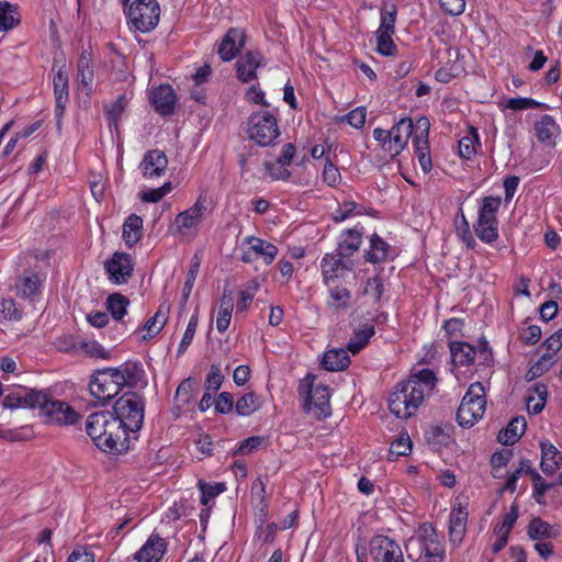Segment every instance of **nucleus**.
I'll use <instances>...</instances> for the list:
<instances>
[{
    "label": "nucleus",
    "mask_w": 562,
    "mask_h": 562,
    "mask_svg": "<svg viewBox=\"0 0 562 562\" xmlns=\"http://www.w3.org/2000/svg\"><path fill=\"white\" fill-rule=\"evenodd\" d=\"M369 551L373 562H404L400 544L386 536L373 537Z\"/></svg>",
    "instance_id": "16"
},
{
    "label": "nucleus",
    "mask_w": 562,
    "mask_h": 562,
    "mask_svg": "<svg viewBox=\"0 0 562 562\" xmlns=\"http://www.w3.org/2000/svg\"><path fill=\"white\" fill-rule=\"evenodd\" d=\"M144 407V401L137 393L127 392L116 400L111 413L130 436V432H136L142 428Z\"/></svg>",
    "instance_id": "6"
},
{
    "label": "nucleus",
    "mask_w": 562,
    "mask_h": 562,
    "mask_svg": "<svg viewBox=\"0 0 562 562\" xmlns=\"http://www.w3.org/2000/svg\"><path fill=\"white\" fill-rule=\"evenodd\" d=\"M143 236V218L131 214L123 224L122 237L127 247L136 245Z\"/></svg>",
    "instance_id": "32"
},
{
    "label": "nucleus",
    "mask_w": 562,
    "mask_h": 562,
    "mask_svg": "<svg viewBox=\"0 0 562 562\" xmlns=\"http://www.w3.org/2000/svg\"><path fill=\"white\" fill-rule=\"evenodd\" d=\"M412 450V442L407 435H402L392 441L389 457L390 459H396L398 457L407 456Z\"/></svg>",
    "instance_id": "51"
},
{
    "label": "nucleus",
    "mask_w": 562,
    "mask_h": 562,
    "mask_svg": "<svg viewBox=\"0 0 562 562\" xmlns=\"http://www.w3.org/2000/svg\"><path fill=\"white\" fill-rule=\"evenodd\" d=\"M38 401H44V391L19 386L4 396L2 405L9 409L36 408Z\"/></svg>",
    "instance_id": "18"
},
{
    "label": "nucleus",
    "mask_w": 562,
    "mask_h": 562,
    "mask_svg": "<svg viewBox=\"0 0 562 562\" xmlns=\"http://www.w3.org/2000/svg\"><path fill=\"white\" fill-rule=\"evenodd\" d=\"M468 505V499L464 496H458L453 502L448 526L449 542L453 547H459L467 533Z\"/></svg>",
    "instance_id": "14"
},
{
    "label": "nucleus",
    "mask_w": 562,
    "mask_h": 562,
    "mask_svg": "<svg viewBox=\"0 0 562 562\" xmlns=\"http://www.w3.org/2000/svg\"><path fill=\"white\" fill-rule=\"evenodd\" d=\"M245 45V33L239 29H229L218 44V55L223 61L233 60Z\"/></svg>",
    "instance_id": "21"
},
{
    "label": "nucleus",
    "mask_w": 562,
    "mask_h": 562,
    "mask_svg": "<svg viewBox=\"0 0 562 562\" xmlns=\"http://www.w3.org/2000/svg\"><path fill=\"white\" fill-rule=\"evenodd\" d=\"M304 409L317 419L326 418L331 413L330 393L324 384H306Z\"/></svg>",
    "instance_id": "15"
},
{
    "label": "nucleus",
    "mask_w": 562,
    "mask_h": 562,
    "mask_svg": "<svg viewBox=\"0 0 562 562\" xmlns=\"http://www.w3.org/2000/svg\"><path fill=\"white\" fill-rule=\"evenodd\" d=\"M344 256H340L338 251L336 254H326L322 259V274L326 285L341 277L344 271L347 269V265L344 261Z\"/></svg>",
    "instance_id": "28"
},
{
    "label": "nucleus",
    "mask_w": 562,
    "mask_h": 562,
    "mask_svg": "<svg viewBox=\"0 0 562 562\" xmlns=\"http://www.w3.org/2000/svg\"><path fill=\"white\" fill-rule=\"evenodd\" d=\"M501 196H484L479 204L477 218L473 229L477 238L487 245L493 244L499 237L497 212L501 207Z\"/></svg>",
    "instance_id": "4"
},
{
    "label": "nucleus",
    "mask_w": 562,
    "mask_h": 562,
    "mask_svg": "<svg viewBox=\"0 0 562 562\" xmlns=\"http://www.w3.org/2000/svg\"><path fill=\"white\" fill-rule=\"evenodd\" d=\"M199 269H200V259L195 256L190 262V268H189L187 279H186V282L183 285L182 294H183L184 299L189 297V295L193 289V284L198 277Z\"/></svg>",
    "instance_id": "59"
},
{
    "label": "nucleus",
    "mask_w": 562,
    "mask_h": 562,
    "mask_svg": "<svg viewBox=\"0 0 562 562\" xmlns=\"http://www.w3.org/2000/svg\"><path fill=\"white\" fill-rule=\"evenodd\" d=\"M526 427L527 423L524 417H514L507 427L499 431L497 439L503 445L512 446L525 434Z\"/></svg>",
    "instance_id": "33"
},
{
    "label": "nucleus",
    "mask_w": 562,
    "mask_h": 562,
    "mask_svg": "<svg viewBox=\"0 0 562 562\" xmlns=\"http://www.w3.org/2000/svg\"><path fill=\"white\" fill-rule=\"evenodd\" d=\"M548 353L543 355L541 359L531 368L536 373H540L543 367L552 363V356H554L562 348V328L553 333L546 341Z\"/></svg>",
    "instance_id": "31"
},
{
    "label": "nucleus",
    "mask_w": 562,
    "mask_h": 562,
    "mask_svg": "<svg viewBox=\"0 0 562 562\" xmlns=\"http://www.w3.org/2000/svg\"><path fill=\"white\" fill-rule=\"evenodd\" d=\"M374 334V325L371 323H366L360 328L355 330L353 336L347 344V350L352 355L358 353L368 345L369 340Z\"/></svg>",
    "instance_id": "38"
},
{
    "label": "nucleus",
    "mask_w": 562,
    "mask_h": 562,
    "mask_svg": "<svg viewBox=\"0 0 562 562\" xmlns=\"http://www.w3.org/2000/svg\"><path fill=\"white\" fill-rule=\"evenodd\" d=\"M559 533L558 526L550 525L541 518H533L528 526V536L536 541L554 539Z\"/></svg>",
    "instance_id": "36"
},
{
    "label": "nucleus",
    "mask_w": 562,
    "mask_h": 562,
    "mask_svg": "<svg viewBox=\"0 0 562 562\" xmlns=\"http://www.w3.org/2000/svg\"><path fill=\"white\" fill-rule=\"evenodd\" d=\"M535 135L541 143L554 144L553 139L560 134V126L553 116L544 114L535 123Z\"/></svg>",
    "instance_id": "30"
},
{
    "label": "nucleus",
    "mask_w": 562,
    "mask_h": 562,
    "mask_svg": "<svg viewBox=\"0 0 562 562\" xmlns=\"http://www.w3.org/2000/svg\"><path fill=\"white\" fill-rule=\"evenodd\" d=\"M280 135L277 119L267 113H254L249 119L248 136L259 146H268Z\"/></svg>",
    "instance_id": "10"
},
{
    "label": "nucleus",
    "mask_w": 562,
    "mask_h": 562,
    "mask_svg": "<svg viewBox=\"0 0 562 562\" xmlns=\"http://www.w3.org/2000/svg\"><path fill=\"white\" fill-rule=\"evenodd\" d=\"M105 270L112 283H126L133 272L131 256L125 252H115L112 258L105 262Z\"/></svg>",
    "instance_id": "19"
},
{
    "label": "nucleus",
    "mask_w": 562,
    "mask_h": 562,
    "mask_svg": "<svg viewBox=\"0 0 562 562\" xmlns=\"http://www.w3.org/2000/svg\"><path fill=\"white\" fill-rule=\"evenodd\" d=\"M155 110L161 115L171 114L176 104V94L171 86L161 85L151 93Z\"/></svg>",
    "instance_id": "29"
},
{
    "label": "nucleus",
    "mask_w": 562,
    "mask_h": 562,
    "mask_svg": "<svg viewBox=\"0 0 562 562\" xmlns=\"http://www.w3.org/2000/svg\"><path fill=\"white\" fill-rule=\"evenodd\" d=\"M198 486L201 492L200 501L205 506L226 490L224 483L209 484L202 480L198 482Z\"/></svg>",
    "instance_id": "50"
},
{
    "label": "nucleus",
    "mask_w": 562,
    "mask_h": 562,
    "mask_svg": "<svg viewBox=\"0 0 562 562\" xmlns=\"http://www.w3.org/2000/svg\"><path fill=\"white\" fill-rule=\"evenodd\" d=\"M540 468L546 475H553L562 467V453L549 440L540 442Z\"/></svg>",
    "instance_id": "26"
},
{
    "label": "nucleus",
    "mask_w": 562,
    "mask_h": 562,
    "mask_svg": "<svg viewBox=\"0 0 562 562\" xmlns=\"http://www.w3.org/2000/svg\"><path fill=\"white\" fill-rule=\"evenodd\" d=\"M429 127L430 123L428 119H418L416 122L415 135L413 137L415 153L418 157L420 168L423 169L424 172H428L431 169V158L429 154L428 143Z\"/></svg>",
    "instance_id": "17"
},
{
    "label": "nucleus",
    "mask_w": 562,
    "mask_h": 562,
    "mask_svg": "<svg viewBox=\"0 0 562 562\" xmlns=\"http://www.w3.org/2000/svg\"><path fill=\"white\" fill-rule=\"evenodd\" d=\"M130 301L120 293L111 294L106 300V308L115 321H120L126 314Z\"/></svg>",
    "instance_id": "46"
},
{
    "label": "nucleus",
    "mask_w": 562,
    "mask_h": 562,
    "mask_svg": "<svg viewBox=\"0 0 562 562\" xmlns=\"http://www.w3.org/2000/svg\"><path fill=\"white\" fill-rule=\"evenodd\" d=\"M233 308L234 300L232 297V293L224 291L223 296L220 300L216 315V329L220 333L226 331V329L229 327Z\"/></svg>",
    "instance_id": "37"
},
{
    "label": "nucleus",
    "mask_w": 562,
    "mask_h": 562,
    "mask_svg": "<svg viewBox=\"0 0 562 562\" xmlns=\"http://www.w3.org/2000/svg\"><path fill=\"white\" fill-rule=\"evenodd\" d=\"M168 165L167 156L160 150H149L145 154L142 162L140 170L145 178L160 177Z\"/></svg>",
    "instance_id": "25"
},
{
    "label": "nucleus",
    "mask_w": 562,
    "mask_h": 562,
    "mask_svg": "<svg viewBox=\"0 0 562 562\" xmlns=\"http://www.w3.org/2000/svg\"><path fill=\"white\" fill-rule=\"evenodd\" d=\"M166 316L158 311L153 317H150L144 325V330L147 331V335L144 336V339L153 338L157 334L160 333L162 327L166 324Z\"/></svg>",
    "instance_id": "54"
},
{
    "label": "nucleus",
    "mask_w": 562,
    "mask_h": 562,
    "mask_svg": "<svg viewBox=\"0 0 562 562\" xmlns=\"http://www.w3.org/2000/svg\"><path fill=\"white\" fill-rule=\"evenodd\" d=\"M412 119H401L391 130L376 127L373 130V138L379 143L382 150L390 157L400 155L406 147L408 139L414 135Z\"/></svg>",
    "instance_id": "5"
},
{
    "label": "nucleus",
    "mask_w": 562,
    "mask_h": 562,
    "mask_svg": "<svg viewBox=\"0 0 562 562\" xmlns=\"http://www.w3.org/2000/svg\"><path fill=\"white\" fill-rule=\"evenodd\" d=\"M362 234L357 228L346 231L339 240L337 251L340 256L349 257L357 251L361 245Z\"/></svg>",
    "instance_id": "39"
},
{
    "label": "nucleus",
    "mask_w": 562,
    "mask_h": 562,
    "mask_svg": "<svg viewBox=\"0 0 562 562\" xmlns=\"http://www.w3.org/2000/svg\"><path fill=\"white\" fill-rule=\"evenodd\" d=\"M53 86L56 98V108L63 111L68 99V75L61 68L54 75Z\"/></svg>",
    "instance_id": "43"
},
{
    "label": "nucleus",
    "mask_w": 562,
    "mask_h": 562,
    "mask_svg": "<svg viewBox=\"0 0 562 562\" xmlns=\"http://www.w3.org/2000/svg\"><path fill=\"white\" fill-rule=\"evenodd\" d=\"M265 167L272 180H288L291 176L288 167L278 160L266 162Z\"/></svg>",
    "instance_id": "57"
},
{
    "label": "nucleus",
    "mask_w": 562,
    "mask_h": 562,
    "mask_svg": "<svg viewBox=\"0 0 562 562\" xmlns=\"http://www.w3.org/2000/svg\"><path fill=\"white\" fill-rule=\"evenodd\" d=\"M77 71H78L77 76H78L80 86L87 92H90L92 90L94 71L92 68V57L86 50H83L79 56Z\"/></svg>",
    "instance_id": "34"
},
{
    "label": "nucleus",
    "mask_w": 562,
    "mask_h": 562,
    "mask_svg": "<svg viewBox=\"0 0 562 562\" xmlns=\"http://www.w3.org/2000/svg\"><path fill=\"white\" fill-rule=\"evenodd\" d=\"M390 251V245L376 234L372 235L370 240V250L367 252V259L370 262L378 263L384 261Z\"/></svg>",
    "instance_id": "44"
},
{
    "label": "nucleus",
    "mask_w": 562,
    "mask_h": 562,
    "mask_svg": "<svg viewBox=\"0 0 562 562\" xmlns=\"http://www.w3.org/2000/svg\"><path fill=\"white\" fill-rule=\"evenodd\" d=\"M121 391L112 368L98 370L90 378L89 392L101 405L108 404Z\"/></svg>",
    "instance_id": "9"
},
{
    "label": "nucleus",
    "mask_w": 562,
    "mask_h": 562,
    "mask_svg": "<svg viewBox=\"0 0 562 562\" xmlns=\"http://www.w3.org/2000/svg\"><path fill=\"white\" fill-rule=\"evenodd\" d=\"M450 352L452 362L456 366H470L474 362L477 355V350L473 346L462 341L450 342ZM479 355L484 361L491 356L485 348H481Z\"/></svg>",
    "instance_id": "24"
},
{
    "label": "nucleus",
    "mask_w": 562,
    "mask_h": 562,
    "mask_svg": "<svg viewBox=\"0 0 562 562\" xmlns=\"http://www.w3.org/2000/svg\"><path fill=\"white\" fill-rule=\"evenodd\" d=\"M417 538L422 550L420 558H424L426 562H443L446 557L443 538L431 524H422L417 531Z\"/></svg>",
    "instance_id": "11"
},
{
    "label": "nucleus",
    "mask_w": 562,
    "mask_h": 562,
    "mask_svg": "<svg viewBox=\"0 0 562 562\" xmlns=\"http://www.w3.org/2000/svg\"><path fill=\"white\" fill-rule=\"evenodd\" d=\"M327 286L329 288L328 307L335 312L347 310L350 305V292L341 286H331L330 284Z\"/></svg>",
    "instance_id": "42"
},
{
    "label": "nucleus",
    "mask_w": 562,
    "mask_h": 562,
    "mask_svg": "<svg viewBox=\"0 0 562 562\" xmlns=\"http://www.w3.org/2000/svg\"><path fill=\"white\" fill-rule=\"evenodd\" d=\"M367 119V111L364 108H356L346 114L341 120L347 122L350 126L355 128H361Z\"/></svg>",
    "instance_id": "62"
},
{
    "label": "nucleus",
    "mask_w": 562,
    "mask_h": 562,
    "mask_svg": "<svg viewBox=\"0 0 562 562\" xmlns=\"http://www.w3.org/2000/svg\"><path fill=\"white\" fill-rule=\"evenodd\" d=\"M436 384L437 378L432 370L422 369L413 372L405 381L397 383L391 393V413L402 419L414 416Z\"/></svg>",
    "instance_id": "1"
},
{
    "label": "nucleus",
    "mask_w": 562,
    "mask_h": 562,
    "mask_svg": "<svg viewBox=\"0 0 562 562\" xmlns=\"http://www.w3.org/2000/svg\"><path fill=\"white\" fill-rule=\"evenodd\" d=\"M22 317L21 311L16 307V304L11 299H4L0 301V323L7 321H19Z\"/></svg>",
    "instance_id": "53"
},
{
    "label": "nucleus",
    "mask_w": 562,
    "mask_h": 562,
    "mask_svg": "<svg viewBox=\"0 0 562 562\" xmlns=\"http://www.w3.org/2000/svg\"><path fill=\"white\" fill-rule=\"evenodd\" d=\"M86 431L103 452L121 454L128 449L130 436L110 411L90 414L86 420Z\"/></svg>",
    "instance_id": "2"
},
{
    "label": "nucleus",
    "mask_w": 562,
    "mask_h": 562,
    "mask_svg": "<svg viewBox=\"0 0 562 562\" xmlns=\"http://www.w3.org/2000/svg\"><path fill=\"white\" fill-rule=\"evenodd\" d=\"M485 407V389L481 382H474L469 386L457 411L459 425L472 427L483 417Z\"/></svg>",
    "instance_id": "7"
},
{
    "label": "nucleus",
    "mask_w": 562,
    "mask_h": 562,
    "mask_svg": "<svg viewBox=\"0 0 562 562\" xmlns=\"http://www.w3.org/2000/svg\"><path fill=\"white\" fill-rule=\"evenodd\" d=\"M362 206L353 201L345 200L339 204L338 209L333 213L335 222H344L345 220L362 214Z\"/></svg>",
    "instance_id": "49"
},
{
    "label": "nucleus",
    "mask_w": 562,
    "mask_h": 562,
    "mask_svg": "<svg viewBox=\"0 0 562 562\" xmlns=\"http://www.w3.org/2000/svg\"><path fill=\"white\" fill-rule=\"evenodd\" d=\"M477 146H480L479 134L471 128L469 134L459 140V154L464 159H471L475 156Z\"/></svg>",
    "instance_id": "45"
},
{
    "label": "nucleus",
    "mask_w": 562,
    "mask_h": 562,
    "mask_svg": "<svg viewBox=\"0 0 562 562\" xmlns=\"http://www.w3.org/2000/svg\"><path fill=\"white\" fill-rule=\"evenodd\" d=\"M376 34V50L383 56H393L396 53V45L394 44L392 36L394 34Z\"/></svg>",
    "instance_id": "55"
},
{
    "label": "nucleus",
    "mask_w": 562,
    "mask_h": 562,
    "mask_svg": "<svg viewBox=\"0 0 562 562\" xmlns=\"http://www.w3.org/2000/svg\"><path fill=\"white\" fill-rule=\"evenodd\" d=\"M224 381V375L221 372L220 367L212 366L211 370L205 380V386L209 391L216 392L220 390Z\"/></svg>",
    "instance_id": "63"
},
{
    "label": "nucleus",
    "mask_w": 562,
    "mask_h": 562,
    "mask_svg": "<svg viewBox=\"0 0 562 562\" xmlns=\"http://www.w3.org/2000/svg\"><path fill=\"white\" fill-rule=\"evenodd\" d=\"M167 550L166 541L157 533H153L135 553L137 562H159Z\"/></svg>",
    "instance_id": "23"
},
{
    "label": "nucleus",
    "mask_w": 562,
    "mask_h": 562,
    "mask_svg": "<svg viewBox=\"0 0 562 562\" xmlns=\"http://www.w3.org/2000/svg\"><path fill=\"white\" fill-rule=\"evenodd\" d=\"M397 16V8L392 2H386L380 10V25L375 33L394 34Z\"/></svg>",
    "instance_id": "40"
},
{
    "label": "nucleus",
    "mask_w": 562,
    "mask_h": 562,
    "mask_svg": "<svg viewBox=\"0 0 562 562\" xmlns=\"http://www.w3.org/2000/svg\"><path fill=\"white\" fill-rule=\"evenodd\" d=\"M36 408L47 418L48 423L74 425L79 419L78 413L69 404L52 398L46 392H44V401L36 403Z\"/></svg>",
    "instance_id": "12"
},
{
    "label": "nucleus",
    "mask_w": 562,
    "mask_h": 562,
    "mask_svg": "<svg viewBox=\"0 0 562 562\" xmlns=\"http://www.w3.org/2000/svg\"><path fill=\"white\" fill-rule=\"evenodd\" d=\"M19 24L16 9L9 2H0V32H5Z\"/></svg>",
    "instance_id": "47"
},
{
    "label": "nucleus",
    "mask_w": 562,
    "mask_h": 562,
    "mask_svg": "<svg viewBox=\"0 0 562 562\" xmlns=\"http://www.w3.org/2000/svg\"><path fill=\"white\" fill-rule=\"evenodd\" d=\"M94 558V553L87 547H78L70 553L67 562H95Z\"/></svg>",
    "instance_id": "64"
},
{
    "label": "nucleus",
    "mask_w": 562,
    "mask_h": 562,
    "mask_svg": "<svg viewBox=\"0 0 562 562\" xmlns=\"http://www.w3.org/2000/svg\"><path fill=\"white\" fill-rule=\"evenodd\" d=\"M215 411L220 414H228L234 408V396L228 392H222L214 402Z\"/></svg>",
    "instance_id": "61"
},
{
    "label": "nucleus",
    "mask_w": 562,
    "mask_h": 562,
    "mask_svg": "<svg viewBox=\"0 0 562 562\" xmlns=\"http://www.w3.org/2000/svg\"><path fill=\"white\" fill-rule=\"evenodd\" d=\"M518 518V506L513 504L509 512L503 517L501 525L494 528L495 535H503L509 537V533Z\"/></svg>",
    "instance_id": "52"
},
{
    "label": "nucleus",
    "mask_w": 562,
    "mask_h": 562,
    "mask_svg": "<svg viewBox=\"0 0 562 562\" xmlns=\"http://www.w3.org/2000/svg\"><path fill=\"white\" fill-rule=\"evenodd\" d=\"M196 327H198V316L196 315H192L191 318L189 319V323L187 325V328L184 330L182 339H181V341L179 344V347H178V353L179 355L183 353L188 349L190 344L192 342V339L194 337Z\"/></svg>",
    "instance_id": "58"
},
{
    "label": "nucleus",
    "mask_w": 562,
    "mask_h": 562,
    "mask_svg": "<svg viewBox=\"0 0 562 562\" xmlns=\"http://www.w3.org/2000/svg\"><path fill=\"white\" fill-rule=\"evenodd\" d=\"M278 254V247L266 239L247 236L243 240V262L252 263L261 259L265 265L269 266L276 260Z\"/></svg>",
    "instance_id": "13"
},
{
    "label": "nucleus",
    "mask_w": 562,
    "mask_h": 562,
    "mask_svg": "<svg viewBox=\"0 0 562 562\" xmlns=\"http://www.w3.org/2000/svg\"><path fill=\"white\" fill-rule=\"evenodd\" d=\"M350 363L347 349H330L324 353L322 367L327 371H340Z\"/></svg>",
    "instance_id": "35"
},
{
    "label": "nucleus",
    "mask_w": 562,
    "mask_h": 562,
    "mask_svg": "<svg viewBox=\"0 0 562 562\" xmlns=\"http://www.w3.org/2000/svg\"><path fill=\"white\" fill-rule=\"evenodd\" d=\"M541 105L540 102L531 98H510L506 101L505 108L514 111H521L527 109H537Z\"/></svg>",
    "instance_id": "60"
},
{
    "label": "nucleus",
    "mask_w": 562,
    "mask_h": 562,
    "mask_svg": "<svg viewBox=\"0 0 562 562\" xmlns=\"http://www.w3.org/2000/svg\"><path fill=\"white\" fill-rule=\"evenodd\" d=\"M213 207L207 191H201L190 207L177 214L169 226L170 234L181 238L196 236L203 221L212 213Z\"/></svg>",
    "instance_id": "3"
},
{
    "label": "nucleus",
    "mask_w": 562,
    "mask_h": 562,
    "mask_svg": "<svg viewBox=\"0 0 562 562\" xmlns=\"http://www.w3.org/2000/svg\"><path fill=\"white\" fill-rule=\"evenodd\" d=\"M115 379L120 382L121 390L126 385L136 387L145 383V371L140 363L126 361L116 368H112Z\"/></svg>",
    "instance_id": "20"
},
{
    "label": "nucleus",
    "mask_w": 562,
    "mask_h": 562,
    "mask_svg": "<svg viewBox=\"0 0 562 562\" xmlns=\"http://www.w3.org/2000/svg\"><path fill=\"white\" fill-rule=\"evenodd\" d=\"M160 5L157 0H134L127 9L128 24L134 30L148 33L160 20Z\"/></svg>",
    "instance_id": "8"
},
{
    "label": "nucleus",
    "mask_w": 562,
    "mask_h": 562,
    "mask_svg": "<svg viewBox=\"0 0 562 562\" xmlns=\"http://www.w3.org/2000/svg\"><path fill=\"white\" fill-rule=\"evenodd\" d=\"M43 280L36 273L20 277L15 282V294L20 299L34 302L41 294Z\"/></svg>",
    "instance_id": "27"
},
{
    "label": "nucleus",
    "mask_w": 562,
    "mask_h": 562,
    "mask_svg": "<svg viewBox=\"0 0 562 562\" xmlns=\"http://www.w3.org/2000/svg\"><path fill=\"white\" fill-rule=\"evenodd\" d=\"M259 286L260 284L257 280H251L244 284L243 289L238 293L237 311L244 312L248 308L258 292Z\"/></svg>",
    "instance_id": "48"
},
{
    "label": "nucleus",
    "mask_w": 562,
    "mask_h": 562,
    "mask_svg": "<svg viewBox=\"0 0 562 562\" xmlns=\"http://www.w3.org/2000/svg\"><path fill=\"white\" fill-rule=\"evenodd\" d=\"M126 106V99L124 95L117 97V99L111 104L105 106L106 117L110 124H116Z\"/></svg>",
    "instance_id": "56"
},
{
    "label": "nucleus",
    "mask_w": 562,
    "mask_h": 562,
    "mask_svg": "<svg viewBox=\"0 0 562 562\" xmlns=\"http://www.w3.org/2000/svg\"><path fill=\"white\" fill-rule=\"evenodd\" d=\"M265 65L263 56L255 50L241 55L236 63L237 77L243 82L257 78V69Z\"/></svg>",
    "instance_id": "22"
},
{
    "label": "nucleus",
    "mask_w": 562,
    "mask_h": 562,
    "mask_svg": "<svg viewBox=\"0 0 562 562\" xmlns=\"http://www.w3.org/2000/svg\"><path fill=\"white\" fill-rule=\"evenodd\" d=\"M261 406V397L254 392H249L237 400L235 404V411L238 416L245 417L250 416L255 412L259 411Z\"/></svg>",
    "instance_id": "41"
}]
</instances>
